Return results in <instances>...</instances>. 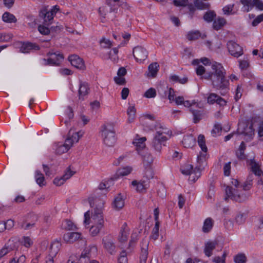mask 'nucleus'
Segmentation results:
<instances>
[{"instance_id":"f257e3e1","label":"nucleus","mask_w":263,"mask_h":263,"mask_svg":"<svg viewBox=\"0 0 263 263\" xmlns=\"http://www.w3.org/2000/svg\"><path fill=\"white\" fill-rule=\"evenodd\" d=\"M212 72H205V68L199 65L196 68L197 75L202 76L201 78L211 80L213 87L217 89L225 90L228 88L229 82L225 76L224 69L222 65L214 62L212 65Z\"/></svg>"},{"instance_id":"f03ea898","label":"nucleus","mask_w":263,"mask_h":263,"mask_svg":"<svg viewBox=\"0 0 263 263\" xmlns=\"http://www.w3.org/2000/svg\"><path fill=\"white\" fill-rule=\"evenodd\" d=\"M89 204L91 207H93L95 203H98L97 206L94 209L93 211L91 212V216L90 217L89 211L86 212L84 214L85 219L84 223L85 225H88L90 222L92 223L90 228L89 231L90 234L93 236L97 235L101 230L103 228L104 220L103 218L102 209L103 201L99 199L96 198L93 201L91 198L89 199Z\"/></svg>"},{"instance_id":"7ed1b4c3","label":"nucleus","mask_w":263,"mask_h":263,"mask_svg":"<svg viewBox=\"0 0 263 263\" xmlns=\"http://www.w3.org/2000/svg\"><path fill=\"white\" fill-rule=\"evenodd\" d=\"M156 133L152 140L151 146L156 155H160L163 146H166V141L171 137L172 132L161 124L155 126Z\"/></svg>"},{"instance_id":"20e7f679","label":"nucleus","mask_w":263,"mask_h":263,"mask_svg":"<svg viewBox=\"0 0 263 263\" xmlns=\"http://www.w3.org/2000/svg\"><path fill=\"white\" fill-rule=\"evenodd\" d=\"M232 184L234 187L227 186L226 188L224 200L230 199L233 201L242 202L248 199L249 194L243 190V184H240L237 179H233Z\"/></svg>"},{"instance_id":"39448f33","label":"nucleus","mask_w":263,"mask_h":263,"mask_svg":"<svg viewBox=\"0 0 263 263\" xmlns=\"http://www.w3.org/2000/svg\"><path fill=\"white\" fill-rule=\"evenodd\" d=\"M83 133L82 132H75L71 129L68 134L67 138L63 144L62 142L55 143L53 145V149L57 154L61 155L66 153L75 143H77L80 137L82 136Z\"/></svg>"},{"instance_id":"423d86ee","label":"nucleus","mask_w":263,"mask_h":263,"mask_svg":"<svg viewBox=\"0 0 263 263\" xmlns=\"http://www.w3.org/2000/svg\"><path fill=\"white\" fill-rule=\"evenodd\" d=\"M104 143L108 146H112L116 143L115 132L111 126L103 125L100 130Z\"/></svg>"},{"instance_id":"0eeeda50","label":"nucleus","mask_w":263,"mask_h":263,"mask_svg":"<svg viewBox=\"0 0 263 263\" xmlns=\"http://www.w3.org/2000/svg\"><path fill=\"white\" fill-rule=\"evenodd\" d=\"M189 1H173L174 6L177 7H187L190 12H194L196 9L205 10L210 8L209 3L203 1H194V4H189Z\"/></svg>"},{"instance_id":"6e6552de","label":"nucleus","mask_w":263,"mask_h":263,"mask_svg":"<svg viewBox=\"0 0 263 263\" xmlns=\"http://www.w3.org/2000/svg\"><path fill=\"white\" fill-rule=\"evenodd\" d=\"M60 8L55 5L51 9L45 7L42 9L39 12V16L43 20V23L46 25H50L53 23L54 16L59 10Z\"/></svg>"},{"instance_id":"1a4fd4ad","label":"nucleus","mask_w":263,"mask_h":263,"mask_svg":"<svg viewBox=\"0 0 263 263\" xmlns=\"http://www.w3.org/2000/svg\"><path fill=\"white\" fill-rule=\"evenodd\" d=\"M47 55L49 57L47 59L42 60V64L43 65L57 66L64 59L63 54L57 52H48Z\"/></svg>"},{"instance_id":"9d476101","label":"nucleus","mask_w":263,"mask_h":263,"mask_svg":"<svg viewBox=\"0 0 263 263\" xmlns=\"http://www.w3.org/2000/svg\"><path fill=\"white\" fill-rule=\"evenodd\" d=\"M206 153L203 152H201L197 157L198 165L194 168V172L196 177L193 178V182H195L201 176V170L206 164Z\"/></svg>"},{"instance_id":"9b49d317","label":"nucleus","mask_w":263,"mask_h":263,"mask_svg":"<svg viewBox=\"0 0 263 263\" xmlns=\"http://www.w3.org/2000/svg\"><path fill=\"white\" fill-rule=\"evenodd\" d=\"M227 48L229 53L235 58H238L243 53L242 47L233 41H229L227 43Z\"/></svg>"},{"instance_id":"f8f14e48","label":"nucleus","mask_w":263,"mask_h":263,"mask_svg":"<svg viewBox=\"0 0 263 263\" xmlns=\"http://www.w3.org/2000/svg\"><path fill=\"white\" fill-rule=\"evenodd\" d=\"M133 55L137 62L141 63L145 61L148 56L147 50L140 46L135 47L133 51Z\"/></svg>"},{"instance_id":"ddd939ff","label":"nucleus","mask_w":263,"mask_h":263,"mask_svg":"<svg viewBox=\"0 0 263 263\" xmlns=\"http://www.w3.org/2000/svg\"><path fill=\"white\" fill-rule=\"evenodd\" d=\"M61 244L58 240L53 241L50 245L49 249V254L48 259L46 260L47 263H53V258L56 256L60 250Z\"/></svg>"},{"instance_id":"4468645a","label":"nucleus","mask_w":263,"mask_h":263,"mask_svg":"<svg viewBox=\"0 0 263 263\" xmlns=\"http://www.w3.org/2000/svg\"><path fill=\"white\" fill-rule=\"evenodd\" d=\"M149 182L147 180L142 179L140 180H134L132 182V185L138 193H145L148 187Z\"/></svg>"},{"instance_id":"2eb2a0df","label":"nucleus","mask_w":263,"mask_h":263,"mask_svg":"<svg viewBox=\"0 0 263 263\" xmlns=\"http://www.w3.org/2000/svg\"><path fill=\"white\" fill-rule=\"evenodd\" d=\"M37 220V216L32 215L30 217H28L27 219L20 222L19 226L21 229L25 230H29L34 227Z\"/></svg>"},{"instance_id":"dca6fc26","label":"nucleus","mask_w":263,"mask_h":263,"mask_svg":"<svg viewBox=\"0 0 263 263\" xmlns=\"http://www.w3.org/2000/svg\"><path fill=\"white\" fill-rule=\"evenodd\" d=\"M68 60L72 66L80 70H84L85 66L82 59L77 55H71L69 56Z\"/></svg>"},{"instance_id":"f3484780","label":"nucleus","mask_w":263,"mask_h":263,"mask_svg":"<svg viewBox=\"0 0 263 263\" xmlns=\"http://www.w3.org/2000/svg\"><path fill=\"white\" fill-rule=\"evenodd\" d=\"M89 92V87L87 83L80 81L78 91L79 99L84 100Z\"/></svg>"},{"instance_id":"a211bd4d","label":"nucleus","mask_w":263,"mask_h":263,"mask_svg":"<svg viewBox=\"0 0 263 263\" xmlns=\"http://www.w3.org/2000/svg\"><path fill=\"white\" fill-rule=\"evenodd\" d=\"M103 247L110 254H114L116 252V246L112 239L109 237H105L102 240Z\"/></svg>"},{"instance_id":"6ab92c4d","label":"nucleus","mask_w":263,"mask_h":263,"mask_svg":"<svg viewBox=\"0 0 263 263\" xmlns=\"http://www.w3.org/2000/svg\"><path fill=\"white\" fill-rule=\"evenodd\" d=\"M238 129L241 134L248 136L251 138H252V136L254 134L252 124L248 125L245 123L240 124L239 125Z\"/></svg>"},{"instance_id":"aec40b11","label":"nucleus","mask_w":263,"mask_h":263,"mask_svg":"<svg viewBox=\"0 0 263 263\" xmlns=\"http://www.w3.org/2000/svg\"><path fill=\"white\" fill-rule=\"evenodd\" d=\"M129 229L127 227L126 222H124L122 226L120 233L118 236L119 241L121 242H124L127 241L129 235Z\"/></svg>"},{"instance_id":"412c9836","label":"nucleus","mask_w":263,"mask_h":263,"mask_svg":"<svg viewBox=\"0 0 263 263\" xmlns=\"http://www.w3.org/2000/svg\"><path fill=\"white\" fill-rule=\"evenodd\" d=\"M124 206V199L121 194H118L114 198L112 206L116 210H120Z\"/></svg>"},{"instance_id":"4be33fe9","label":"nucleus","mask_w":263,"mask_h":263,"mask_svg":"<svg viewBox=\"0 0 263 263\" xmlns=\"http://www.w3.org/2000/svg\"><path fill=\"white\" fill-rule=\"evenodd\" d=\"M181 172L183 174L190 175L189 179L193 181V178L196 177L194 172L193 166L190 164H185L181 167Z\"/></svg>"},{"instance_id":"5701e85b","label":"nucleus","mask_w":263,"mask_h":263,"mask_svg":"<svg viewBox=\"0 0 263 263\" xmlns=\"http://www.w3.org/2000/svg\"><path fill=\"white\" fill-rule=\"evenodd\" d=\"M148 242L144 241L142 243L141 250L140 254V262L139 263H146V260L148 256Z\"/></svg>"},{"instance_id":"b1692460","label":"nucleus","mask_w":263,"mask_h":263,"mask_svg":"<svg viewBox=\"0 0 263 263\" xmlns=\"http://www.w3.org/2000/svg\"><path fill=\"white\" fill-rule=\"evenodd\" d=\"M39 46L36 44L30 42L23 43L20 47V51L23 53H28L32 50H38Z\"/></svg>"},{"instance_id":"393cba45","label":"nucleus","mask_w":263,"mask_h":263,"mask_svg":"<svg viewBox=\"0 0 263 263\" xmlns=\"http://www.w3.org/2000/svg\"><path fill=\"white\" fill-rule=\"evenodd\" d=\"M81 234L78 232H68L63 236L64 240L68 243H72L81 238Z\"/></svg>"},{"instance_id":"a878e982","label":"nucleus","mask_w":263,"mask_h":263,"mask_svg":"<svg viewBox=\"0 0 263 263\" xmlns=\"http://www.w3.org/2000/svg\"><path fill=\"white\" fill-rule=\"evenodd\" d=\"M196 143V139L192 135L184 136L182 141L183 146L185 148H192Z\"/></svg>"},{"instance_id":"bb28decb","label":"nucleus","mask_w":263,"mask_h":263,"mask_svg":"<svg viewBox=\"0 0 263 263\" xmlns=\"http://www.w3.org/2000/svg\"><path fill=\"white\" fill-rule=\"evenodd\" d=\"M227 23V21L223 17L218 16L216 18L213 23V28L215 30L221 29Z\"/></svg>"},{"instance_id":"cd10ccee","label":"nucleus","mask_w":263,"mask_h":263,"mask_svg":"<svg viewBox=\"0 0 263 263\" xmlns=\"http://www.w3.org/2000/svg\"><path fill=\"white\" fill-rule=\"evenodd\" d=\"M217 245L216 241H209L205 243L204 252L205 254L210 257L212 255V251L214 250Z\"/></svg>"},{"instance_id":"c85d7f7f","label":"nucleus","mask_w":263,"mask_h":263,"mask_svg":"<svg viewBox=\"0 0 263 263\" xmlns=\"http://www.w3.org/2000/svg\"><path fill=\"white\" fill-rule=\"evenodd\" d=\"M159 65L155 62L151 64L148 67V72L147 74L148 77L155 78L159 70Z\"/></svg>"},{"instance_id":"c756f323","label":"nucleus","mask_w":263,"mask_h":263,"mask_svg":"<svg viewBox=\"0 0 263 263\" xmlns=\"http://www.w3.org/2000/svg\"><path fill=\"white\" fill-rule=\"evenodd\" d=\"M214 226V220L210 217L206 218L202 228V231L204 233H209L212 229Z\"/></svg>"},{"instance_id":"7c9ffc66","label":"nucleus","mask_w":263,"mask_h":263,"mask_svg":"<svg viewBox=\"0 0 263 263\" xmlns=\"http://www.w3.org/2000/svg\"><path fill=\"white\" fill-rule=\"evenodd\" d=\"M249 165L251 166L252 172L256 176H260L261 174V170L260 166L254 159L250 160Z\"/></svg>"},{"instance_id":"2f4dec72","label":"nucleus","mask_w":263,"mask_h":263,"mask_svg":"<svg viewBox=\"0 0 263 263\" xmlns=\"http://www.w3.org/2000/svg\"><path fill=\"white\" fill-rule=\"evenodd\" d=\"M146 140V137H142L134 140L133 144L136 146L138 151H140L145 147V142Z\"/></svg>"},{"instance_id":"473e14b6","label":"nucleus","mask_w":263,"mask_h":263,"mask_svg":"<svg viewBox=\"0 0 263 263\" xmlns=\"http://www.w3.org/2000/svg\"><path fill=\"white\" fill-rule=\"evenodd\" d=\"M2 19L4 22L8 23H16L17 22L15 16L8 12H6L3 14Z\"/></svg>"},{"instance_id":"72a5a7b5","label":"nucleus","mask_w":263,"mask_h":263,"mask_svg":"<svg viewBox=\"0 0 263 263\" xmlns=\"http://www.w3.org/2000/svg\"><path fill=\"white\" fill-rule=\"evenodd\" d=\"M254 179V175L253 174H250L248 175L246 181L243 183V190L245 191V192L249 190L252 187Z\"/></svg>"},{"instance_id":"f704fd0d","label":"nucleus","mask_w":263,"mask_h":263,"mask_svg":"<svg viewBox=\"0 0 263 263\" xmlns=\"http://www.w3.org/2000/svg\"><path fill=\"white\" fill-rule=\"evenodd\" d=\"M20 243L27 248H30L33 244V239L29 236H23L22 237Z\"/></svg>"},{"instance_id":"c9c22d12","label":"nucleus","mask_w":263,"mask_h":263,"mask_svg":"<svg viewBox=\"0 0 263 263\" xmlns=\"http://www.w3.org/2000/svg\"><path fill=\"white\" fill-rule=\"evenodd\" d=\"M36 182L40 186L45 185V178L43 174L40 171H36L35 173Z\"/></svg>"},{"instance_id":"e433bc0d","label":"nucleus","mask_w":263,"mask_h":263,"mask_svg":"<svg viewBox=\"0 0 263 263\" xmlns=\"http://www.w3.org/2000/svg\"><path fill=\"white\" fill-rule=\"evenodd\" d=\"M198 144L202 152L206 153L208 148L205 144V137L203 135H199L198 137Z\"/></svg>"},{"instance_id":"4c0bfd02","label":"nucleus","mask_w":263,"mask_h":263,"mask_svg":"<svg viewBox=\"0 0 263 263\" xmlns=\"http://www.w3.org/2000/svg\"><path fill=\"white\" fill-rule=\"evenodd\" d=\"M49 25H46L43 23V24H40L38 26L37 30L39 32L43 35H48L50 32V29L48 27Z\"/></svg>"},{"instance_id":"58836bf2","label":"nucleus","mask_w":263,"mask_h":263,"mask_svg":"<svg viewBox=\"0 0 263 263\" xmlns=\"http://www.w3.org/2000/svg\"><path fill=\"white\" fill-rule=\"evenodd\" d=\"M132 171V168L130 167H126L120 168L117 171L116 175L118 177L126 176L130 174Z\"/></svg>"},{"instance_id":"ea45409f","label":"nucleus","mask_w":263,"mask_h":263,"mask_svg":"<svg viewBox=\"0 0 263 263\" xmlns=\"http://www.w3.org/2000/svg\"><path fill=\"white\" fill-rule=\"evenodd\" d=\"M26 260V256L21 255L17 256L15 254V256L9 260V263H25Z\"/></svg>"},{"instance_id":"a19ab883","label":"nucleus","mask_w":263,"mask_h":263,"mask_svg":"<svg viewBox=\"0 0 263 263\" xmlns=\"http://www.w3.org/2000/svg\"><path fill=\"white\" fill-rule=\"evenodd\" d=\"M93 251H96V248L95 247H92L90 249H85L81 253L80 256V260H82V259L87 258L89 259L91 257V252Z\"/></svg>"},{"instance_id":"79ce46f5","label":"nucleus","mask_w":263,"mask_h":263,"mask_svg":"<svg viewBox=\"0 0 263 263\" xmlns=\"http://www.w3.org/2000/svg\"><path fill=\"white\" fill-rule=\"evenodd\" d=\"M216 14L214 11H208L205 13L203 16V19L207 22H212L214 18L216 17Z\"/></svg>"},{"instance_id":"37998d69","label":"nucleus","mask_w":263,"mask_h":263,"mask_svg":"<svg viewBox=\"0 0 263 263\" xmlns=\"http://www.w3.org/2000/svg\"><path fill=\"white\" fill-rule=\"evenodd\" d=\"M200 36L201 33L199 31H192L188 32L186 38L189 41H193L198 39Z\"/></svg>"},{"instance_id":"c03bdc74","label":"nucleus","mask_w":263,"mask_h":263,"mask_svg":"<svg viewBox=\"0 0 263 263\" xmlns=\"http://www.w3.org/2000/svg\"><path fill=\"white\" fill-rule=\"evenodd\" d=\"M159 226L160 222H156L155 226L152 230V234L151 235V238L154 240L157 239L158 238Z\"/></svg>"},{"instance_id":"a18cd8bd","label":"nucleus","mask_w":263,"mask_h":263,"mask_svg":"<svg viewBox=\"0 0 263 263\" xmlns=\"http://www.w3.org/2000/svg\"><path fill=\"white\" fill-rule=\"evenodd\" d=\"M128 121L129 123L134 121L136 115V108L134 106H129L127 109Z\"/></svg>"},{"instance_id":"49530a36","label":"nucleus","mask_w":263,"mask_h":263,"mask_svg":"<svg viewBox=\"0 0 263 263\" xmlns=\"http://www.w3.org/2000/svg\"><path fill=\"white\" fill-rule=\"evenodd\" d=\"M120 1H108L107 3V7H109L110 12H115L117 10L118 8L120 6L119 3Z\"/></svg>"},{"instance_id":"de8ad7c7","label":"nucleus","mask_w":263,"mask_h":263,"mask_svg":"<svg viewBox=\"0 0 263 263\" xmlns=\"http://www.w3.org/2000/svg\"><path fill=\"white\" fill-rule=\"evenodd\" d=\"M13 35L6 32H0V42H7L11 40Z\"/></svg>"},{"instance_id":"09e8293b","label":"nucleus","mask_w":263,"mask_h":263,"mask_svg":"<svg viewBox=\"0 0 263 263\" xmlns=\"http://www.w3.org/2000/svg\"><path fill=\"white\" fill-rule=\"evenodd\" d=\"M246 220V215L243 213H238L235 218V222L238 225L243 224Z\"/></svg>"},{"instance_id":"8fccbe9b","label":"nucleus","mask_w":263,"mask_h":263,"mask_svg":"<svg viewBox=\"0 0 263 263\" xmlns=\"http://www.w3.org/2000/svg\"><path fill=\"white\" fill-rule=\"evenodd\" d=\"M234 260L235 263H246L247 261V257L244 254H238L234 256Z\"/></svg>"},{"instance_id":"3c124183","label":"nucleus","mask_w":263,"mask_h":263,"mask_svg":"<svg viewBox=\"0 0 263 263\" xmlns=\"http://www.w3.org/2000/svg\"><path fill=\"white\" fill-rule=\"evenodd\" d=\"M154 171L151 167L148 166L145 168L143 175L144 178H146L148 181V180L152 179L154 177Z\"/></svg>"},{"instance_id":"603ef678","label":"nucleus","mask_w":263,"mask_h":263,"mask_svg":"<svg viewBox=\"0 0 263 263\" xmlns=\"http://www.w3.org/2000/svg\"><path fill=\"white\" fill-rule=\"evenodd\" d=\"M191 111L194 116V122L196 123L198 122L201 119V113L199 110H196L192 108L190 109Z\"/></svg>"},{"instance_id":"864d4df0","label":"nucleus","mask_w":263,"mask_h":263,"mask_svg":"<svg viewBox=\"0 0 263 263\" xmlns=\"http://www.w3.org/2000/svg\"><path fill=\"white\" fill-rule=\"evenodd\" d=\"M233 5H230L224 7L222 9L223 14L227 15L234 14L235 12L233 11Z\"/></svg>"},{"instance_id":"5fc2aeb1","label":"nucleus","mask_w":263,"mask_h":263,"mask_svg":"<svg viewBox=\"0 0 263 263\" xmlns=\"http://www.w3.org/2000/svg\"><path fill=\"white\" fill-rule=\"evenodd\" d=\"M218 95L214 93H210L207 98L208 103L211 104L216 103L218 98Z\"/></svg>"},{"instance_id":"6e6d98bb","label":"nucleus","mask_w":263,"mask_h":263,"mask_svg":"<svg viewBox=\"0 0 263 263\" xmlns=\"http://www.w3.org/2000/svg\"><path fill=\"white\" fill-rule=\"evenodd\" d=\"M241 3L243 5V11L248 12L250 9H252L253 6L252 1H240Z\"/></svg>"},{"instance_id":"4d7b16f0","label":"nucleus","mask_w":263,"mask_h":263,"mask_svg":"<svg viewBox=\"0 0 263 263\" xmlns=\"http://www.w3.org/2000/svg\"><path fill=\"white\" fill-rule=\"evenodd\" d=\"M63 226L65 229L68 230H72L76 229V226L73 222L69 220H66L63 224Z\"/></svg>"},{"instance_id":"13d9d810","label":"nucleus","mask_w":263,"mask_h":263,"mask_svg":"<svg viewBox=\"0 0 263 263\" xmlns=\"http://www.w3.org/2000/svg\"><path fill=\"white\" fill-rule=\"evenodd\" d=\"M127 253L125 251H122L118 258V263H127Z\"/></svg>"},{"instance_id":"bf43d9fd","label":"nucleus","mask_w":263,"mask_h":263,"mask_svg":"<svg viewBox=\"0 0 263 263\" xmlns=\"http://www.w3.org/2000/svg\"><path fill=\"white\" fill-rule=\"evenodd\" d=\"M200 62H202L205 65H208L210 63V60L209 59L206 58H201L200 60L198 59L194 60L192 61V64L193 65H198Z\"/></svg>"},{"instance_id":"052dcab7","label":"nucleus","mask_w":263,"mask_h":263,"mask_svg":"<svg viewBox=\"0 0 263 263\" xmlns=\"http://www.w3.org/2000/svg\"><path fill=\"white\" fill-rule=\"evenodd\" d=\"M227 255V253L224 252L221 257H215L213 259V261L216 263H225V259Z\"/></svg>"},{"instance_id":"680f3d73","label":"nucleus","mask_w":263,"mask_h":263,"mask_svg":"<svg viewBox=\"0 0 263 263\" xmlns=\"http://www.w3.org/2000/svg\"><path fill=\"white\" fill-rule=\"evenodd\" d=\"M156 95V91L155 89L152 88L148 89L144 93V96L147 98H154Z\"/></svg>"},{"instance_id":"e2e57ef3","label":"nucleus","mask_w":263,"mask_h":263,"mask_svg":"<svg viewBox=\"0 0 263 263\" xmlns=\"http://www.w3.org/2000/svg\"><path fill=\"white\" fill-rule=\"evenodd\" d=\"M1 224H3L5 227V230H10L14 227V221L11 219H9L7 220L6 222L1 223Z\"/></svg>"},{"instance_id":"0e129e2a","label":"nucleus","mask_w":263,"mask_h":263,"mask_svg":"<svg viewBox=\"0 0 263 263\" xmlns=\"http://www.w3.org/2000/svg\"><path fill=\"white\" fill-rule=\"evenodd\" d=\"M27 19L29 21L28 25L30 27H34L36 25V20L32 15H29L27 16Z\"/></svg>"},{"instance_id":"69168bd1","label":"nucleus","mask_w":263,"mask_h":263,"mask_svg":"<svg viewBox=\"0 0 263 263\" xmlns=\"http://www.w3.org/2000/svg\"><path fill=\"white\" fill-rule=\"evenodd\" d=\"M100 44L102 47L105 48H110L112 45L111 41L105 39H102L100 41Z\"/></svg>"},{"instance_id":"338daca9","label":"nucleus","mask_w":263,"mask_h":263,"mask_svg":"<svg viewBox=\"0 0 263 263\" xmlns=\"http://www.w3.org/2000/svg\"><path fill=\"white\" fill-rule=\"evenodd\" d=\"M239 67L241 70H245L247 69L249 66V62L248 60H240Z\"/></svg>"},{"instance_id":"774afa93","label":"nucleus","mask_w":263,"mask_h":263,"mask_svg":"<svg viewBox=\"0 0 263 263\" xmlns=\"http://www.w3.org/2000/svg\"><path fill=\"white\" fill-rule=\"evenodd\" d=\"M263 21V13L258 15L252 22V25L253 26H256L260 22Z\"/></svg>"}]
</instances>
